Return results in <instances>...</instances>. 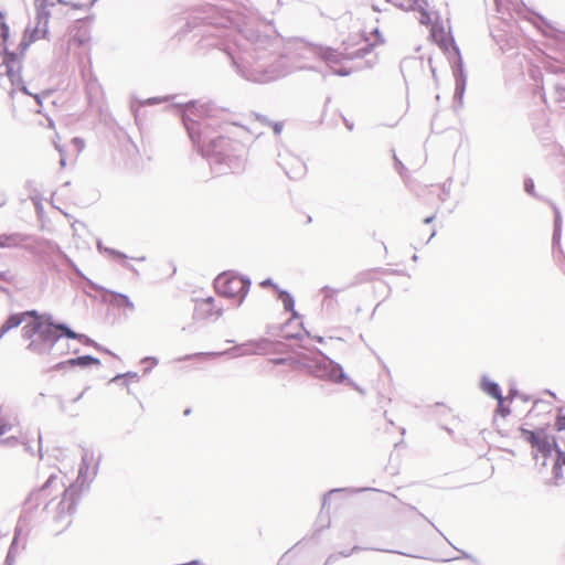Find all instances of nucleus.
Here are the masks:
<instances>
[{
    "label": "nucleus",
    "instance_id": "7ed1b4c3",
    "mask_svg": "<svg viewBox=\"0 0 565 565\" xmlns=\"http://www.w3.org/2000/svg\"><path fill=\"white\" fill-rule=\"evenodd\" d=\"M434 2H401L399 8L405 11H413L420 24L430 25L431 35L444 32L448 18L444 20L440 8L433 6Z\"/></svg>",
    "mask_w": 565,
    "mask_h": 565
},
{
    "label": "nucleus",
    "instance_id": "4be33fe9",
    "mask_svg": "<svg viewBox=\"0 0 565 565\" xmlns=\"http://www.w3.org/2000/svg\"><path fill=\"white\" fill-rule=\"evenodd\" d=\"M20 242V236L18 234L10 235H0V247H13L17 246Z\"/></svg>",
    "mask_w": 565,
    "mask_h": 565
},
{
    "label": "nucleus",
    "instance_id": "864d4df0",
    "mask_svg": "<svg viewBox=\"0 0 565 565\" xmlns=\"http://www.w3.org/2000/svg\"><path fill=\"white\" fill-rule=\"evenodd\" d=\"M73 141L76 143V145H79L81 147H83V141L78 138H74Z\"/></svg>",
    "mask_w": 565,
    "mask_h": 565
},
{
    "label": "nucleus",
    "instance_id": "423d86ee",
    "mask_svg": "<svg viewBox=\"0 0 565 565\" xmlns=\"http://www.w3.org/2000/svg\"><path fill=\"white\" fill-rule=\"evenodd\" d=\"M294 68L286 66L285 61L279 58L268 68H263L260 65L254 66L252 70L242 71L239 73L247 81L255 83H268L277 78L284 77L289 74Z\"/></svg>",
    "mask_w": 565,
    "mask_h": 565
},
{
    "label": "nucleus",
    "instance_id": "ddd939ff",
    "mask_svg": "<svg viewBox=\"0 0 565 565\" xmlns=\"http://www.w3.org/2000/svg\"><path fill=\"white\" fill-rule=\"evenodd\" d=\"M17 426V416L9 414L2 407H0V437L13 433Z\"/></svg>",
    "mask_w": 565,
    "mask_h": 565
},
{
    "label": "nucleus",
    "instance_id": "69168bd1",
    "mask_svg": "<svg viewBox=\"0 0 565 565\" xmlns=\"http://www.w3.org/2000/svg\"><path fill=\"white\" fill-rule=\"evenodd\" d=\"M82 397H83V394H79V395L76 397V401H79Z\"/></svg>",
    "mask_w": 565,
    "mask_h": 565
},
{
    "label": "nucleus",
    "instance_id": "c9c22d12",
    "mask_svg": "<svg viewBox=\"0 0 565 565\" xmlns=\"http://www.w3.org/2000/svg\"><path fill=\"white\" fill-rule=\"evenodd\" d=\"M556 98L558 102H565V88L564 87L556 88Z\"/></svg>",
    "mask_w": 565,
    "mask_h": 565
},
{
    "label": "nucleus",
    "instance_id": "a878e982",
    "mask_svg": "<svg viewBox=\"0 0 565 565\" xmlns=\"http://www.w3.org/2000/svg\"><path fill=\"white\" fill-rule=\"evenodd\" d=\"M114 296L122 301L126 308H128L130 311L135 310L134 302L129 299L127 295L114 292Z\"/></svg>",
    "mask_w": 565,
    "mask_h": 565
},
{
    "label": "nucleus",
    "instance_id": "6e6d98bb",
    "mask_svg": "<svg viewBox=\"0 0 565 565\" xmlns=\"http://www.w3.org/2000/svg\"><path fill=\"white\" fill-rule=\"evenodd\" d=\"M55 148L61 154H63V149L60 146L56 145Z\"/></svg>",
    "mask_w": 565,
    "mask_h": 565
},
{
    "label": "nucleus",
    "instance_id": "cd10ccee",
    "mask_svg": "<svg viewBox=\"0 0 565 565\" xmlns=\"http://www.w3.org/2000/svg\"><path fill=\"white\" fill-rule=\"evenodd\" d=\"M202 310H204L206 317L215 316L216 318H220L223 315V309L222 308H215L214 309V305L205 307Z\"/></svg>",
    "mask_w": 565,
    "mask_h": 565
},
{
    "label": "nucleus",
    "instance_id": "aec40b11",
    "mask_svg": "<svg viewBox=\"0 0 565 565\" xmlns=\"http://www.w3.org/2000/svg\"><path fill=\"white\" fill-rule=\"evenodd\" d=\"M545 435L546 434L544 431H532L527 429H522V437L524 438V440L530 443L533 448Z\"/></svg>",
    "mask_w": 565,
    "mask_h": 565
},
{
    "label": "nucleus",
    "instance_id": "4468645a",
    "mask_svg": "<svg viewBox=\"0 0 565 565\" xmlns=\"http://www.w3.org/2000/svg\"><path fill=\"white\" fill-rule=\"evenodd\" d=\"M56 328H57V330H60L61 339L63 337H65L67 339L77 340L84 344H89V345L95 344V342L92 339H89L87 335L73 331L65 323H60L58 326H56Z\"/></svg>",
    "mask_w": 565,
    "mask_h": 565
},
{
    "label": "nucleus",
    "instance_id": "58836bf2",
    "mask_svg": "<svg viewBox=\"0 0 565 565\" xmlns=\"http://www.w3.org/2000/svg\"><path fill=\"white\" fill-rule=\"evenodd\" d=\"M371 35H375L376 36V42L379 43H382L383 42V39L381 38V34H380V31L377 28H373L370 32Z\"/></svg>",
    "mask_w": 565,
    "mask_h": 565
},
{
    "label": "nucleus",
    "instance_id": "09e8293b",
    "mask_svg": "<svg viewBox=\"0 0 565 565\" xmlns=\"http://www.w3.org/2000/svg\"><path fill=\"white\" fill-rule=\"evenodd\" d=\"M434 218H435V216H434V215L428 216V217H426V218L424 220V223H425V224H429V223H431V222L434 221Z\"/></svg>",
    "mask_w": 565,
    "mask_h": 565
},
{
    "label": "nucleus",
    "instance_id": "4c0bfd02",
    "mask_svg": "<svg viewBox=\"0 0 565 565\" xmlns=\"http://www.w3.org/2000/svg\"><path fill=\"white\" fill-rule=\"evenodd\" d=\"M214 305V298L213 297H209L206 299H204L201 303H200V309H203L205 307H209V306H213Z\"/></svg>",
    "mask_w": 565,
    "mask_h": 565
},
{
    "label": "nucleus",
    "instance_id": "72a5a7b5",
    "mask_svg": "<svg viewBox=\"0 0 565 565\" xmlns=\"http://www.w3.org/2000/svg\"><path fill=\"white\" fill-rule=\"evenodd\" d=\"M556 426L558 430L565 429V414L559 413V415L557 416Z\"/></svg>",
    "mask_w": 565,
    "mask_h": 565
},
{
    "label": "nucleus",
    "instance_id": "e2e57ef3",
    "mask_svg": "<svg viewBox=\"0 0 565 565\" xmlns=\"http://www.w3.org/2000/svg\"><path fill=\"white\" fill-rule=\"evenodd\" d=\"M82 397H83V394H79V395L76 397V401H79Z\"/></svg>",
    "mask_w": 565,
    "mask_h": 565
},
{
    "label": "nucleus",
    "instance_id": "bb28decb",
    "mask_svg": "<svg viewBox=\"0 0 565 565\" xmlns=\"http://www.w3.org/2000/svg\"><path fill=\"white\" fill-rule=\"evenodd\" d=\"M562 462H559V458L556 457V460L553 466V475L556 481L561 480L563 478V470H562Z\"/></svg>",
    "mask_w": 565,
    "mask_h": 565
},
{
    "label": "nucleus",
    "instance_id": "603ef678",
    "mask_svg": "<svg viewBox=\"0 0 565 565\" xmlns=\"http://www.w3.org/2000/svg\"><path fill=\"white\" fill-rule=\"evenodd\" d=\"M60 164H61L62 168H64L66 166V160H65L64 157L61 158Z\"/></svg>",
    "mask_w": 565,
    "mask_h": 565
},
{
    "label": "nucleus",
    "instance_id": "680f3d73",
    "mask_svg": "<svg viewBox=\"0 0 565 565\" xmlns=\"http://www.w3.org/2000/svg\"><path fill=\"white\" fill-rule=\"evenodd\" d=\"M372 10H373V11H380L381 9H379V8H377V7H375V6H372Z\"/></svg>",
    "mask_w": 565,
    "mask_h": 565
},
{
    "label": "nucleus",
    "instance_id": "9d476101",
    "mask_svg": "<svg viewBox=\"0 0 565 565\" xmlns=\"http://www.w3.org/2000/svg\"><path fill=\"white\" fill-rule=\"evenodd\" d=\"M534 448L536 449V452L533 455L534 459L537 460L539 454L543 457L542 467L547 466V458L552 455V451L555 449L557 452V449H559L555 439L547 435H545Z\"/></svg>",
    "mask_w": 565,
    "mask_h": 565
},
{
    "label": "nucleus",
    "instance_id": "6ab92c4d",
    "mask_svg": "<svg viewBox=\"0 0 565 565\" xmlns=\"http://www.w3.org/2000/svg\"><path fill=\"white\" fill-rule=\"evenodd\" d=\"M266 345L267 340L246 343L242 345L243 348H246L243 353L262 354L266 351Z\"/></svg>",
    "mask_w": 565,
    "mask_h": 565
},
{
    "label": "nucleus",
    "instance_id": "f8f14e48",
    "mask_svg": "<svg viewBox=\"0 0 565 565\" xmlns=\"http://www.w3.org/2000/svg\"><path fill=\"white\" fill-rule=\"evenodd\" d=\"M99 360L96 358H93L90 355H83L75 359H70L67 361L60 362L53 366V370L60 371L65 367H73V366H81L86 367L90 364H99Z\"/></svg>",
    "mask_w": 565,
    "mask_h": 565
},
{
    "label": "nucleus",
    "instance_id": "c85d7f7f",
    "mask_svg": "<svg viewBox=\"0 0 565 565\" xmlns=\"http://www.w3.org/2000/svg\"><path fill=\"white\" fill-rule=\"evenodd\" d=\"M247 39L252 41L253 44H255L256 49L263 47L264 43L268 42L267 38H262L260 35H257L254 38L253 34L248 35Z\"/></svg>",
    "mask_w": 565,
    "mask_h": 565
},
{
    "label": "nucleus",
    "instance_id": "473e14b6",
    "mask_svg": "<svg viewBox=\"0 0 565 565\" xmlns=\"http://www.w3.org/2000/svg\"><path fill=\"white\" fill-rule=\"evenodd\" d=\"M15 543H17V537H14V540H13L11 546H10V550H9L7 558H6V565H13V562H14V559H13V547H14Z\"/></svg>",
    "mask_w": 565,
    "mask_h": 565
},
{
    "label": "nucleus",
    "instance_id": "b1692460",
    "mask_svg": "<svg viewBox=\"0 0 565 565\" xmlns=\"http://www.w3.org/2000/svg\"><path fill=\"white\" fill-rule=\"evenodd\" d=\"M89 36L86 31L75 34L70 40V46H85L88 43Z\"/></svg>",
    "mask_w": 565,
    "mask_h": 565
},
{
    "label": "nucleus",
    "instance_id": "052dcab7",
    "mask_svg": "<svg viewBox=\"0 0 565 565\" xmlns=\"http://www.w3.org/2000/svg\"><path fill=\"white\" fill-rule=\"evenodd\" d=\"M435 234H436V232H435V231H433V233L430 234V237L428 238V241H427V242H429V241L435 236Z\"/></svg>",
    "mask_w": 565,
    "mask_h": 565
},
{
    "label": "nucleus",
    "instance_id": "f03ea898",
    "mask_svg": "<svg viewBox=\"0 0 565 565\" xmlns=\"http://www.w3.org/2000/svg\"><path fill=\"white\" fill-rule=\"evenodd\" d=\"M56 323L49 317V321L34 320L22 328V337L30 340L26 349L38 355L52 353L61 339Z\"/></svg>",
    "mask_w": 565,
    "mask_h": 565
},
{
    "label": "nucleus",
    "instance_id": "412c9836",
    "mask_svg": "<svg viewBox=\"0 0 565 565\" xmlns=\"http://www.w3.org/2000/svg\"><path fill=\"white\" fill-rule=\"evenodd\" d=\"M292 160H294V162L296 163V168H294V169H287V168H285V167H284V169H285L286 174H287L289 178H291V179H296V178H299V177H301V175L303 174V172H305V166H303V163H302L299 159H297V158H295V159H292Z\"/></svg>",
    "mask_w": 565,
    "mask_h": 565
},
{
    "label": "nucleus",
    "instance_id": "c03bdc74",
    "mask_svg": "<svg viewBox=\"0 0 565 565\" xmlns=\"http://www.w3.org/2000/svg\"><path fill=\"white\" fill-rule=\"evenodd\" d=\"M142 362H149V363H152V365H157L158 364V360L153 356H148V358H145L142 360Z\"/></svg>",
    "mask_w": 565,
    "mask_h": 565
},
{
    "label": "nucleus",
    "instance_id": "6e6552de",
    "mask_svg": "<svg viewBox=\"0 0 565 565\" xmlns=\"http://www.w3.org/2000/svg\"><path fill=\"white\" fill-rule=\"evenodd\" d=\"M20 68L21 64L17 55L8 52L0 53V85H3L6 79L14 85L19 79Z\"/></svg>",
    "mask_w": 565,
    "mask_h": 565
},
{
    "label": "nucleus",
    "instance_id": "e433bc0d",
    "mask_svg": "<svg viewBox=\"0 0 565 565\" xmlns=\"http://www.w3.org/2000/svg\"><path fill=\"white\" fill-rule=\"evenodd\" d=\"M104 250L109 253L110 255H114V256H117V257H120V258H124V259L127 258V256L125 254H122L121 252H119V250H116V249H113V248H104Z\"/></svg>",
    "mask_w": 565,
    "mask_h": 565
},
{
    "label": "nucleus",
    "instance_id": "bf43d9fd",
    "mask_svg": "<svg viewBox=\"0 0 565 565\" xmlns=\"http://www.w3.org/2000/svg\"><path fill=\"white\" fill-rule=\"evenodd\" d=\"M495 7H497V11L500 12V2H494Z\"/></svg>",
    "mask_w": 565,
    "mask_h": 565
},
{
    "label": "nucleus",
    "instance_id": "9b49d317",
    "mask_svg": "<svg viewBox=\"0 0 565 565\" xmlns=\"http://www.w3.org/2000/svg\"><path fill=\"white\" fill-rule=\"evenodd\" d=\"M306 51L308 53L318 55L321 57L331 68L333 64H337L340 61V54H338L335 51L331 50L330 47H322V46H316V45H308L306 47Z\"/></svg>",
    "mask_w": 565,
    "mask_h": 565
},
{
    "label": "nucleus",
    "instance_id": "3c124183",
    "mask_svg": "<svg viewBox=\"0 0 565 565\" xmlns=\"http://www.w3.org/2000/svg\"><path fill=\"white\" fill-rule=\"evenodd\" d=\"M124 266H125L126 268H128V269H130V270H132V271L137 273V270H136V269L134 268V266H131L130 264L125 263V264H124Z\"/></svg>",
    "mask_w": 565,
    "mask_h": 565
},
{
    "label": "nucleus",
    "instance_id": "8fccbe9b",
    "mask_svg": "<svg viewBox=\"0 0 565 565\" xmlns=\"http://www.w3.org/2000/svg\"><path fill=\"white\" fill-rule=\"evenodd\" d=\"M71 494H73V488L66 489V490L64 491V495H65V497L71 495Z\"/></svg>",
    "mask_w": 565,
    "mask_h": 565
},
{
    "label": "nucleus",
    "instance_id": "393cba45",
    "mask_svg": "<svg viewBox=\"0 0 565 565\" xmlns=\"http://www.w3.org/2000/svg\"><path fill=\"white\" fill-rule=\"evenodd\" d=\"M341 289H335L330 286H324L321 288V292L323 294V302L333 298L337 294H339Z\"/></svg>",
    "mask_w": 565,
    "mask_h": 565
},
{
    "label": "nucleus",
    "instance_id": "f3484780",
    "mask_svg": "<svg viewBox=\"0 0 565 565\" xmlns=\"http://www.w3.org/2000/svg\"><path fill=\"white\" fill-rule=\"evenodd\" d=\"M23 322V316L13 313L0 327V337H3L11 329L18 328Z\"/></svg>",
    "mask_w": 565,
    "mask_h": 565
},
{
    "label": "nucleus",
    "instance_id": "de8ad7c7",
    "mask_svg": "<svg viewBox=\"0 0 565 565\" xmlns=\"http://www.w3.org/2000/svg\"><path fill=\"white\" fill-rule=\"evenodd\" d=\"M273 362L275 364H285L287 362V359L278 358V359L273 360Z\"/></svg>",
    "mask_w": 565,
    "mask_h": 565
},
{
    "label": "nucleus",
    "instance_id": "49530a36",
    "mask_svg": "<svg viewBox=\"0 0 565 565\" xmlns=\"http://www.w3.org/2000/svg\"><path fill=\"white\" fill-rule=\"evenodd\" d=\"M273 286L275 289H278V287L276 285L273 284V281L270 279H266L262 282V286Z\"/></svg>",
    "mask_w": 565,
    "mask_h": 565
},
{
    "label": "nucleus",
    "instance_id": "a211bd4d",
    "mask_svg": "<svg viewBox=\"0 0 565 565\" xmlns=\"http://www.w3.org/2000/svg\"><path fill=\"white\" fill-rule=\"evenodd\" d=\"M70 352H73L76 354L79 352V349L72 348V345L68 343L64 344L63 342H61V339H60L57 344L54 348V351L52 353H47V355H53V356L57 358V356L68 354ZM44 355H46V353Z\"/></svg>",
    "mask_w": 565,
    "mask_h": 565
},
{
    "label": "nucleus",
    "instance_id": "f704fd0d",
    "mask_svg": "<svg viewBox=\"0 0 565 565\" xmlns=\"http://www.w3.org/2000/svg\"><path fill=\"white\" fill-rule=\"evenodd\" d=\"M525 192L529 194H534V183L533 180L529 179L524 182Z\"/></svg>",
    "mask_w": 565,
    "mask_h": 565
},
{
    "label": "nucleus",
    "instance_id": "0eeeda50",
    "mask_svg": "<svg viewBox=\"0 0 565 565\" xmlns=\"http://www.w3.org/2000/svg\"><path fill=\"white\" fill-rule=\"evenodd\" d=\"M55 2H41V6L36 9V22L32 28L25 30L23 40L20 44L23 49H26L31 43L44 39L47 34V25L50 12L47 10L49 4L53 6Z\"/></svg>",
    "mask_w": 565,
    "mask_h": 565
},
{
    "label": "nucleus",
    "instance_id": "1a4fd4ad",
    "mask_svg": "<svg viewBox=\"0 0 565 565\" xmlns=\"http://www.w3.org/2000/svg\"><path fill=\"white\" fill-rule=\"evenodd\" d=\"M456 50V53L458 55V60L456 62V64L454 65V76H455V79H456V89H455V99H458L459 103L462 102V97H463V94H465V90H466V84H467V75H466V72L463 70V63H462V60L459 55V50L458 47L455 49Z\"/></svg>",
    "mask_w": 565,
    "mask_h": 565
},
{
    "label": "nucleus",
    "instance_id": "37998d69",
    "mask_svg": "<svg viewBox=\"0 0 565 565\" xmlns=\"http://www.w3.org/2000/svg\"><path fill=\"white\" fill-rule=\"evenodd\" d=\"M333 74L347 76L350 74V72L344 68H338V70H333Z\"/></svg>",
    "mask_w": 565,
    "mask_h": 565
},
{
    "label": "nucleus",
    "instance_id": "2eb2a0df",
    "mask_svg": "<svg viewBox=\"0 0 565 565\" xmlns=\"http://www.w3.org/2000/svg\"><path fill=\"white\" fill-rule=\"evenodd\" d=\"M481 390L489 396L495 398L499 402V405L501 406L503 402V396L499 385L495 382L489 380V377H487L486 375L482 376Z\"/></svg>",
    "mask_w": 565,
    "mask_h": 565
},
{
    "label": "nucleus",
    "instance_id": "5fc2aeb1",
    "mask_svg": "<svg viewBox=\"0 0 565 565\" xmlns=\"http://www.w3.org/2000/svg\"><path fill=\"white\" fill-rule=\"evenodd\" d=\"M12 440H15V437L14 436H10L8 437L7 439L3 440V443H10Z\"/></svg>",
    "mask_w": 565,
    "mask_h": 565
},
{
    "label": "nucleus",
    "instance_id": "13d9d810",
    "mask_svg": "<svg viewBox=\"0 0 565 565\" xmlns=\"http://www.w3.org/2000/svg\"><path fill=\"white\" fill-rule=\"evenodd\" d=\"M318 342L322 343L323 342V338L322 337H316L315 338Z\"/></svg>",
    "mask_w": 565,
    "mask_h": 565
},
{
    "label": "nucleus",
    "instance_id": "0e129e2a",
    "mask_svg": "<svg viewBox=\"0 0 565 565\" xmlns=\"http://www.w3.org/2000/svg\"><path fill=\"white\" fill-rule=\"evenodd\" d=\"M82 397H83V394H79V395L76 397V401H79Z\"/></svg>",
    "mask_w": 565,
    "mask_h": 565
},
{
    "label": "nucleus",
    "instance_id": "39448f33",
    "mask_svg": "<svg viewBox=\"0 0 565 565\" xmlns=\"http://www.w3.org/2000/svg\"><path fill=\"white\" fill-rule=\"evenodd\" d=\"M250 287V280L231 273L220 274L214 280L216 292L226 298H238L237 306L242 305Z\"/></svg>",
    "mask_w": 565,
    "mask_h": 565
},
{
    "label": "nucleus",
    "instance_id": "a18cd8bd",
    "mask_svg": "<svg viewBox=\"0 0 565 565\" xmlns=\"http://www.w3.org/2000/svg\"><path fill=\"white\" fill-rule=\"evenodd\" d=\"M55 480H56V477L51 476L49 478V480L46 481V483L44 484L43 490L46 489L47 487H50Z\"/></svg>",
    "mask_w": 565,
    "mask_h": 565
},
{
    "label": "nucleus",
    "instance_id": "2f4dec72",
    "mask_svg": "<svg viewBox=\"0 0 565 565\" xmlns=\"http://www.w3.org/2000/svg\"><path fill=\"white\" fill-rule=\"evenodd\" d=\"M167 99H168V97H152V98H148L146 100H141L140 105H156V104L166 102Z\"/></svg>",
    "mask_w": 565,
    "mask_h": 565
},
{
    "label": "nucleus",
    "instance_id": "4d7b16f0",
    "mask_svg": "<svg viewBox=\"0 0 565 565\" xmlns=\"http://www.w3.org/2000/svg\"><path fill=\"white\" fill-rule=\"evenodd\" d=\"M345 126L348 127L349 130H352L353 126L351 124H349L347 120H345Z\"/></svg>",
    "mask_w": 565,
    "mask_h": 565
},
{
    "label": "nucleus",
    "instance_id": "338daca9",
    "mask_svg": "<svg viewBox=\"0 0 565 565\" xmlns=\"http://www.w3.org/2000/svg\"><path fill=\"white\" fill-rule=\"evenodd\" d=\"M82 397H83V394H79V395L76 397V401H79Z\"/></svg>",
    "mask_w": 565,
    "mask_h": 565
},
{
    "label": "nucleus",
    "instance_id": "f257e3e1",
    "mask_svg": "<svg viewBox=\"0 0 565 565\" xmlns=\"http://www.w3.org/2000/svg\"><path fill=\"white\" fill-rule=\"evenodd\" d=\"M216 108L211 103L196 105L190 102L185 105L182 120L192 142L200 148L203 156L210 158L211 161L222 163L224 157L218 148L226 143V139L218 137L216 139L203 131L200 120L214 117Z\"/></svg>",
    "mask_w": 565,
    "mask_h": 565
},
{
    "label": "nucleus",
    "instance_id": "dca6fc26",
    "mask_svg": "<svg viewBox=\"0 0 565 565\" xmlns=\"http://www.w3.org/2000/svg\"><path fill=\"white\" fill-rule=\"evenodd\" d=\"M92 462H93V456L87 452L84 454L82 457V466L78 470V477H77V482H79L82 486L95 475V471H93L90 475L88 473V466Z\"/></svg>",
    "mask_w": 565,
    "mask_h": 565
},
{
    "label": "nucleus",
    "instance_id": "c756f323",
    "mask_svg": "<svg viewBox=\"0 0 565 565\" xmlns=\"http://www.w3.org/2000/svg\"><path fill=\"white\" fill-rule=\"evenodd\" d=\"M21 316H23V319H24L26 316H30V317H33V318H34V320H39V321H46V322L49 321V317H50V316H40V315L38 313V311H35V310H31V311L23 312V313H21Z\"/></svg>",
    "mask_w": 565,
    "mask_h": 565
},
{
    "label": "nucleus",
    "instance_id": "5701e85b",
    "mask_svg": "<svg viewBox=\"0 0 565 565\" xmlns=\"http://www.w3.org/2000/svg\"><path fill=\"white\" fill-rule=\"evenodd\" d=\"M279 299L281 300V302L284 305V308L287 311H292L294 310L295 300H294V297L289 292H287L285 290H280L279 291Z\"/></svg>",
    "mask_w": 565,
    "mask_h": 565
},
{
    "label": "nucleus",
    "instance_id": "774afa93",
    "mask_svg": "<svg viewBox=\"0 0 565 565\" xmlns=\"http://www.w3.org/2000/svg\"><path fill=\"white\" fill-rule=\"evenodd\" d=\"M25 94L31 95L25 87L22 88Z\"/></svg>",
    "mask_w": 565,
    "mask_h": 565
},
{
    "label": "nucleus",
    "instance_id": "7c9ffc66",
    "mask_svg": "<svg viewBox=\"0 0 565 565\" xmlns=\"http://www.w3.org/2000/svg\"><path fill=\"white\" fill-rule=\"evenodd\" d=\"M559 231H561V214L557 209H555V232H554V239L559 237Z\"/></svg>",
    "mask_w": 565,
    "mask_h": 565
},
{
    "label": "nucleus",
    "instance_id": "ea45409f",
    "mask_svg": "<svg viewBox=\"0 0 565 565\" xmlns=\"http://www.w3.org/2000/svg\"><path fill=\"white\" fill-rule=\"evenodd\" d=\"M221 353H196V354H193V355H186L184 356L182 360H189V359H192L193 356H203V355H220Z\"/></svg>",
    "mask_w": 565,
    "mask_h": 565
},
{
    "label": "nucleus",
    "instance_id": "a19ab883",
    "mask_svg": "<svg viewBox=\"0 0 565 565\" xmlns=\"http://www.w3.org/2000/svg\"><path fill=\"white\" fill-rule=\"evenodd\" d=\"M273 129H274L275 135H279L281 132V130H282V124L275 122L273 125Z\"/></svg>",
    "mask_w": 565,
    "mask_h": 565
},
{
    "label": "nucleus",
    "instance_id": "20e7f679",
    "mask_svg": "<svg viewBox=\"0 0 565 565\" xmlns=\"http://www.w3.org/2000/svg\"><path fill=\"white\" fill-rule=\"evenodd\" d=\"M317 353L320 355L319 359L306 355L301 356L302 365L312 376L334 383H340L347 379V375L340 364L326 356L319 350H317Z\"/></svg>",
    "mask_w": 565,
    "mask_h": 565
},
{
    "label": "nucleus",
    "instance_id": "79ce46f5",
    "mask_svg": "<svg viewBox=\"0 0 565 565\" xmlns=\"http://www.w3.org/2000/svg\"><path fill=\"white\" fill-rule=\"evenodd\" d=\"M557 457L559 458V462L565 466V451L562 449H557Z\"/></svg>",
    "mask_w": 565,
    "mask_h": 565
}]
</instances>
